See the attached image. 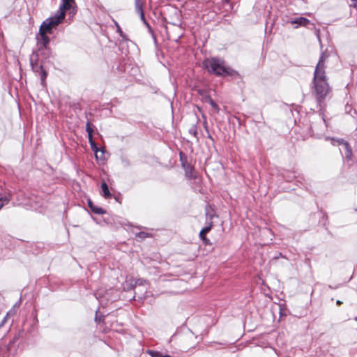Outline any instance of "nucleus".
<instances>
[{
  "label": "nucleus",
  "instance_id": "22",
  "mask_svg": "<svg viewBox=\"0 0 357 357\" xmlns=\"http://www.w3.org/2000/svg\"><path fill=\"white\" fill-rule=\"evenodd\" d=\"M351 1L353 6L357 9V0H351Z\"/></svg>",
  "mask_w": 357,
  "mask_h": 357
},
{
  "label": "nucleus",
  "instance_id": "8",
  "mask_svg": "<svg viewBox=\"0 0 357 357\" xmlns=\"http://www.w3.org/2000/svg\"><path fill=\"white\" fill-rule=\"evenodd\" d=\"M144 2L143 0H135V10L139 14L141 19L144 21Z\"/></svg>",
  "mask_w": 357,
  "mask_h": 357
},
{
  "label": "nucleus",
  "instance_id": "11",
  "mask_svg": "<svg viewBox=\"0 0 357 357\" xmlns=\"http://www.w3.org/2000/svg\"><path fill=\"white\" fill-rule=\"evenodd\" d=\"M291 24H297V26L295 28H298L299 26H307L310 24V20L305 17H301L295 19L294 20L291 21Z\"/></svg>",
  "mask_w": 357,
  "mask_h": 357
},
{
  "label": "nucleus",
  "instance_id": "23",
  "mask_svg": "<svg viewBox=\"0 0 357 357\" xmlns=\"http://www.w3.org/2000/svg\"><path fill=\"white\" fill-rule=\"evenodd\" d=\"M342 301H337V302H336V304H337V305H339V306H340V305H342Z\"/></svg>",
  "mask_w": 357,
  "mask_h": 357
},
{
  "label": "nucleus",
  "instance_id": "21",
  "mask_svg": "<svg viewBox=\"0 0 357 357\" xmlns=\"http://www.w3.org/2000/svg\"><path fill=\"white\" fill-rule=\"evenodd\" d=\"M3 183L0 180V196L2 195Z\"/></svg>",
  "mask_w": 357,
  "mask_h": 357
},
{
  "label": "nucleus",
  "instance_id": "2",
  "mask_svg": "<svg viewBox=\"0 0 357 357\" xmlns=\"http://www.w3.org/2000/svg\"><path fill=\"white\" fill-rule=\"evenodd\" d=\"M202 68L210 74L225 77L232 75V70L225 65L223 59L211 57L205 59L202 62Z\"/></svg>",
  "mask_w": 357,
  "mask_h": 357
},
{
  "label": "nucleus",
  "instance_id": "1",
  "mask_svg": "<svg viewBox=\"0 0 357 357\" xmlns=\"http://www.w3.org/2000/svg\"><path fill=\"white\" fill-rule=\"evenodd\" d=\"M329 57L327 52L321 53L315 67L312 79L313 94L320 107H322L326 98L331 93V87L326 73V62Z\"/></svg>",
  "mask_w": 357,
  "mask_h": 357
},
{
  "label": "nucleus",
  "instance_id": "12",
  "mask_svg": "<svg viewBox=\"0 0 357 357\" xmlns=\"http://www.w3.org/2000/svg\"><path fill=\"white\" fill-rule=\"evenodd\" d=\"M101 195L103 196L105 199H110L112 197V195L109 192L107 184L104 181L101 184Z\"/></svg>",
  "mask_w": 357,
  "mask_h": 357
},
{
  "label": "nucleus",
  "instance_id": "6",
  "mask_svg": "<svg viewBox=\"0 0 357 357\" xmlns=\"http://www.w3.org/2000/svg\"><path fill=\"white\" fill-rule=\"evenodd\" d=\"M40 36V38L38 39V45L39 46L38 50L46 49L49 43L50 38L45 33H39Z\"/></svg>",
  "mask_w": 357,
  "mask_h": 357
},
{
  "label": "nucleus",
  "instance_id": "9",
  "mask_svg": "<svg viewBox=\"0 0 357 357\" xmlns=\"http://www.w3.org/2000/svg\"><path fill=\"white\" fill-rule=\"evenodd\" d=\"M63 3L59 8V13H63L66 15V11L73 8V4L75 3V0H62Z\"/></svg>",
  "mask_w": 357,
  "mask_h": 357
},
{
  "label": "nucleus",
  "instance_id": "16",
  "mask_svg": "<svg viewBox=\"0 0 357 357\" xmlns=\"http://www.w3.org/2000/svg\"><path fill=\"white\" fill-rule=\"evenodd\" d=\"M345 146H346V153H345L346 158L348 160H351V157H352V150L347 142L345 144Z\"/></svg>",
  "mask_w": 357,
  "mask_h": 357
},
{
  "label": "nucleus",
  "instance_id": "18",
  "mask_svg": "<svg viewBox=\"0 0 357 357\" xmlns=\"http://www.w3.org/2000/svg\"><path fill=\"white\" fill-rule=\"evenodd\" d=\"M114 23H115V26L116 27L117 32L119 33L121 37H122L123 39L127 40V38H126V35L123 33V32L121 26L118 24V22H114Z\"/></svg>",
  "mask_w": 357,
  "mask_h": 357
},
{
  "label": "nucleus",
  "instance_id": "4",
  "mask_svg": "<svg viewBox=\"0 0 357 357\" xmlns=\"http://www.w3.org/2000/svg\"><path fill=\"white\" fill-rule=\"evenodd\" d=\"M65 17V14L59 13L55 16L44 21L40 26L39 33H50L52 29L59 25Z\"/></svg>",
  "mask_w": 357,
  "mask_h": 357
},
{
  "label": "nucleus",
  "instance_id": "19",
  "mask_svg": "<svg viewBox=\"0 0 357 357\" xmlns=\"http://www.w3.org/2000/svg\"><path fill=\"white\" fill-rule=\"evenodd\" d=\"M212 227H213V222H211L208 226L203 228L201 231H203V233H205V234H207L211 230Z\"/></svg>",
  "mask_w": 357,
  "mask_h": 357
},
{
  "label": "nucleus",
  "instance_id": "10",
  "mask_svg": "<svg viewBox=\"0 0 357 357\" xmlns=\"http://www.w3.org/2000/svg\"><path fill=\"white\" fill-rule=\"evenodd\" d=\"M88 206L92 211L93 213L98 215H103L106 213V211L101 207H98L93 203L91 199H88Z\"/></svg>",
  "mask_w": 357,
  "mask_h": 357
},
{
  "label": "nucleus",
  "instance_id": "13",
  "mask_svg": "<svg viewBox=\"0 0 357 357\" xmlns=\"http://www.w3.org/2000/svg\"><path fill=\"white\" fill-rule=\"evenodd\" d=\"M206 100L210 104L216 114L219 113L220 108L218 104L210 97H206Z\"/></svg>",
  "mask_w": 357,
  "mask_h": 357
},
{
  "label": "nucleus",
  "instance_id": "24",
  "mask_svg": "<svg viewBox=\"0 0 357 357\" xmlns=\"http://www.w3.org/2000/svg\"><path fill=\"white\" fill-rule=\"evenodd\" d=\"M355 319L356 321H357V317H355V319Z\"/></svg>",
  "mask_w": 357,
  "mask_h": 357
},
{
  "label": "nucleus",
  "instance_id": "20",
  "mask_svg": "<svg viewBox=\"0 0 357 357\" xmlns=\"http://www.w3.org/2000/svg\"><path fill=\"white\" fill-rule=\"evenodd\" d=\"M153 357H171L169 355H162L159 353H156L155 355L153 356Z\"/></svg>",
  "mask_w": 357,
  "mask_h": 357
},
{
  "label": "nucleus",
  "instance_id": "15",
  "mask_svg": "<svg viewBox=\"0 0 357 357\" xmlns=\"http://www.w3.org/2000/svg\"><path fill=\"white\" fill-rule=\"evenodd\" d=\"M199 238L202 239V241H203V243L205 244V245H211V241L206 237V234H205V233H203V231H200L199 232Z\"/></svg>",
  "mask_w": 357,
  "mask_h": 357
},
{
  "label": "nucleus",
  "instance_id": "3",
  "mask_svg": "<svg viewBox=\"0 0 357 357\" xmlns=\"http://www.w3.org/2000/svg\"><path fill=\"white\" fill-rule=\"evenodd\" d=\"M30 64L32 70L40 77L42 85L45 84V79L47 77V72L43 66V62L39 59L38 53L33 54L30 57Z\"/></svg>",
  "mask_w": 357,
  "mask_h": 357
},
{
  "label": "nucleus",
  "instance_id": "14",
  "mask_svg": "<svg viewBox=\"0 0 357 357\" xmlns=\"http://www.w3.org/2000/svg\"><path fill=\"white\" fill-rule=\"evenodd\" d=\"M151 235L149 233L145 232V231H140L135 234V237H136L137 240L139 241L145 239L146 238L151 237Z\"/></svg>",
  "mask_w": 357,
  "mask_h": 357
},
{
  "label": "nucleus",
  "instance_id": "17",
  "mask_svg": "<svg viewBox=\"0 0 357 357\" xmlns=\"http://www.w3.org/2000/svg\"><path fill=\"white\" fill-rule=\"evenodd\" d=\"M10 202V198L8 197H0V210Z\"/></svg>",
  "mask_w": 357,
  "mask_h": 357
},
{
  "label": "nucleus",
  "instance_id": "5",
  "mask_svg": "<svg viewBox=\"0 0 357 357\" xmlns=\"http://www.w3.org/2000/svg\"><path fill=\"white\" fill-rule=\"evenodd\" d=\"M180 158L182 167L185 172V176L190 179L195 178L196 173L195 172V169L188 162L186 157L182 153H181Z\"/></svg>",
  "mask_w": 357,
  "mask_h": 357
},
{
  "label": "nucleus",
  "instance_id": "7",
  "mask_svg": "<svg viewBox=\"0 0 357 357\" xmlns=\"http://www.w3.org/2000/svg\"><path fill=\"white\" fill-rule=\"evenodd\" d=\"M86 130L88 132L89 141L91 146L92 149L97 152L98 148L96 147V143L93 140V129L91 126L90 122L89 121L86 124Z\"/></svg>",
  "mask_w": 357,
  "mask_h": 357
}]
</instances>
